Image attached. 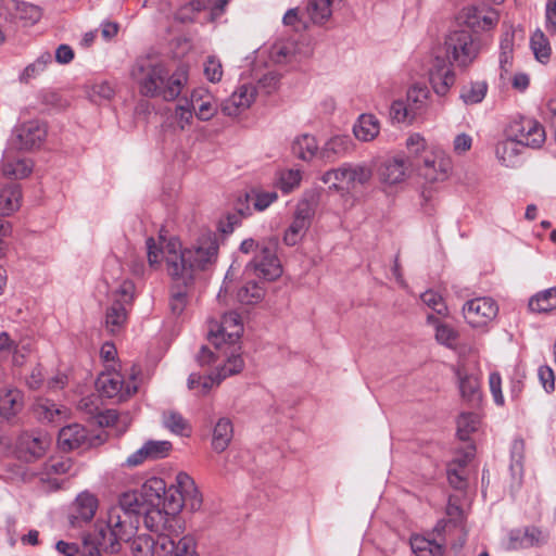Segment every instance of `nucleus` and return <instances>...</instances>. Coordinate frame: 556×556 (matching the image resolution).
<instances>
[{
  "mask_svg": "<svg viewBox=\"0 0 556 556\" xmlns=\"http://www.w3.org/2000/svg\"><path fill=\"white\" fill-rule=\"evenodd\" d=\"M240 346L229 345L223 351V354L227 357L225 364L217 369V383H220L227 377L239 374L243 367L244 362L237 351Z\"/></svg>",
  "mask_w": 556,
  "mask_h": 556,
  "instance_id": "31",
  "label": "nucleus"
},
{
  "mask_svg": "<svg viewBox=\"0 0 556 556\" xmlns=\"http://www.w3.org/2000/svg\"><path fill=\"white\" fill-rule=\"evenodd\" d=\"M319 203V193L315 190H308L295 205L293 219L283 235V242L293 247L298 244L312 225L317 206Z\"/></svg>",
  "mask_w": 556,
  "mask_h": 556,
  "instance_id": "4",
  "label": "nucleus"
},
{
  "mask_svg": "<svg viewBox=\"0 0 556 556\" xmlns=\"http://www.w3.org/2000/svg\"><path fill=\"white\" fill-rule=\"evenodd\" d=\"M332 0H307L304 14L317 25L325 24L332 15Z\"/></svg>",
  "mask_w": 556,
  "mask_h": 556,
  "instance_id": "40",
  "label": "nucleus"
},
{
  "mask_svg": "<svg viewBox=\"0 0 556 556\" xmlns=\"http://www.w3.org/2000/svg\"><path fill=\"white\" fill-rule=\"evenodd\" d=\"M123 542H129L135 535L138 522L131 516L123 515L118 509H110L105 525Z\"/></svg>",
  "mask_w": 556,
  "mask_h": 556,
  "instance_id": "19",
  "label": "nucleus"
},
{
  "mask_svg": "<svg viewBox=\"0 0 556 556\" xmlns=\"http://www.w3.org/2000/svg\"><path fill=\"white\" fill-rule=\"evenodd\" d=\"M88 431L78 424L63 427L59 431L58 443L64 451H72L87 444Z\"/></svg>",
  "mask_w": 556,
  "mask_h": 556,
  "instance_id": "20",
  "label": "nucleus"
},
{
  "mask_svg": "<svg viewBox=\"0 0 556 556\" xmlns=\"http://www.w3.org/2000/svg\"><path fill=\"white\" fill-rule=\"evenodd\" d=\"M489 384H490V390L493 395L494 402L497 405L503 406L505 401H504V396L502 393V378L497 371L490 374Z\"/></svg>",
  "mask_w": 556,
  "mask_h": 556,
  "instance_id": "64",
  "label": "nucleus"
},
{
  "mask_svg": "<svg viewBox=\"0 0 556 556\" xmlns=\"http://www.w3.org/2000/svg\"><path fill=\"white\" fill-rule=\"evenodd\" d=\"M482 10L476 7H469L463 11V20L466 26L472 30H477L481 26Z\"/></svg>",
  "mask_w": 556,
  "mask_h": 556,
  "instance_id": "63",
  "label": "nucleus"
},
{
  "mask_svg": "<svg viewBox=\"0 0 556 556\" xmlns=\"http://www.w3.org/2000/svg\"><path fill=\"white\" fill-rule=\"evenodd\" d=\"M51 444V439L48 434L36 432L25 433L21 438V445L24 451L29 454L34 459L42 457Z\"/></svg>",
  "mask_w": 556,
  "mask_h": 556,
  "instance_id": "30",
  "label": "nucleus"
},
{
  "mask_svg": "<svg viewBox=\"0 0 556 556\" xmlns=\"http://www.w3.org/2000/svg\"><path fill=\"white\" fill-rule=\"evenodd\" d=\"M255 93L253 86H240L220 104L222 113L231 117L238 116L241 112L250 108L254 101Z\"/></svg>",
  "mask_w": 556,
  "mask_h": 556,
  "instance_id": "15",
  "label": "nucleus"
},
{
  "mask_svg": "<svg viewBox=\"0 0 556 556\" xmlns=\"http://www.w3.org/2000/svg\"><path fill=\"white\" fill-rule=\"evenodd\" d=\"M351 140L346 136H334L330 138L319 151V159L324 162H334L345 155L350 149Z\"/></svg>",
  "mask_w": 556,
  "mask_h": 556,
  "instance_id": "34",
  "label": "nucleus"
},
{
  "mask_svg": "<svg viewBox=\"0 0 556 556\" xmlns=\"http://www.w3.org/2000/svg\"><path fill=\"white\" fill-rule=\"evenodd\" d=\"M3 174L13 179H24L28 177L33 170V165L29 161L17 159L8 161L2 167Z\"/></svg>",
  "mask_w": 556,
  "mask_h": 556,
  "instance_id": "50",
  "label": "nucleus"
},
{
  "mask_svg": "<svg viewBox=\"0 0 556 556\" xmlns=\"http://www.w3.org/2000/svg\"><path fill=\"white\" fill-rule=\"evenodd\" d=\"M515 34L513 30H506L501 38L500 42V77L505 80L508 78L514 60V42Z\"/></svg>",
  "mask_w": 556,
  "mask_h": 556,
  "instance_id": "26",
  "label": "nucleus"
},
{
  "mask_svg": "<svg viewBox=\"0 0 556 556\" xmlns=\"http://www.w3.org/2000/svg\"><path fill=\"white\" fill-rule=\"evenodd\" d=\"M405 162L400 157L384 160L379 168L378 175L383 184L395 185L401 182L405 177Z\"/></svg>",
  "mask_w": 556,
  "mask_h": 556,
  "instance_id": "28",
  "label": "nucleus"
},
{
  "mask_svg": "<svg viewBox=\"0 0 556 556\" xmlns=\"http://www.w3.org/2000/svg\"><path fill=\"white\" fill-rule=\"evenodd\" d=\"M159 556H199L197 541L193 535L163 533L159 535Z\"/></svg>",
  "mask_w": 556,
  "mask_h": 556,
  "instance_id": "11",
  "label": "nucleus"
},
{
  "mask_svg": "<svg viewBox=\"0 0 556 556\" xmlns=\"http://www.w3.org/2000/svg\"><path fill=\"white\" fill-rule=\"evenodd\" d=\"M114 88L108 81H101L93 84L89 91L88 97L94 103H100L101 101H109L114 97Z\"/></svg>",
  "mask_w": 556,
  "mask_h": 556,
  "instance_id": "58",
  "label": "nucleus"
},
{
  "mask_svg": "<svg viewBox=\"0 0 556 556\" xmlns=\"http://www.w3.org/2000/svg\"><path fill=\"white\" fill-rule=\"evenodd\" d=\"M98 508L97 497L89 492H81L75 501V518L88 522L92 520Z\"/></svg>",
  "mask_w": 556,
  "mask_h": 556,
  "instance_id": "39",
  "label": "nucleus"
},
{
  "mask_svg": "<svg viewBox=\"0 0 556 556\" xmlns=\"http://www.w3.org/2000/svg\"><path fill=\"white\" fill-rule=\"evenodd\" d=\"M523 147L511 137L500 141L495 147V154L502 165L517 167L520 164V153Z\"/></svg>",
  "mask_w": 556,
  "mask_h": 556,
  "instance_id": "25",
  "label": "nucleus"
},
{
  "mask_svg": "<svg viewBox=\"0 0 556 556\" xmlns=\"http://www.w3.org/2000/svg\"><path fill=\"white\" fill-rule=\"evenodd\" d=\"M18 148L34 150L39 148L47 138V125L38 119L25 122L14 130Z\"/></svg>",
  "mask_w": 556,
  "mask_h": 556,
  "instance_id": "13",
  "label": "nucleus"
},
{
  "mask_svg": "<svg viewBox=\"0 0 556 556\" xmlns=\"http://www.w3.org/2000/svg\"><path fill=\"white\" fill-rule=\"evenodd\" d=\"M146 507L147 503L141 500L139 491H132L123 493L118 501V507H114L113 509H118L121 514H127L131 516L136 522H139V517Z\"/></svg>",
  "mask_w": 556,
  "mask_h": 556,
  "instance_id": "32",
  "label": "nucleus"
},
{
  "mask_svg": "<svg viewBox=\"0 0 556 556\" xmlns=\"http://www.w3.org/2000/svg\"><path fill=\"white\" fill-rule=\"evenodd\" d=\"M507 136L522 147L531 149L541 148L546 139L544 127L538 121L528 117L513 121L508 126Z\"/></svg>",
  "mask_w": 556,
  "mask_h": 556,
  "instance_id": "6",
  "label": "nucleus"
},
{
  "mask_svg": "<svg viewBox=\"0 0 556 556\" xmlns=\"http://www.w3.org/2000/svg\"><path fill=\"white\" fill-rule=\"evenodd\" d=\"M217 383V374L210 376H201L199 374H190L188 378V388L198 390L201 394H206Z\"/></svg>",
  "mask_w": 556,
  "mask_h": 556,
  "instance_id": "54",
  "label": "nucleus"
},
{
  "mask_svg": "<svg viewBox=\"0 0 556 556\" xmlns=\"http://www.w3.org/2000/svg\"><path fill=\"white\" fill-rule=\"evenodd\" d=\"M98 390L103 397L114 399L117 402L127 400L137 392V384L134 381L124 382L118 372L102 374L97 381Z\"/></svg>",
  "mask_w": 556,
  "mask_h": 556,
  "instance_id": "10",
  "label": "nucleus"
},
{
  "mask_svg": "<svg viewBox=\"0 0 556 556\" xmlns=\"http://www.w3.org/2000/svg\"><path fill=\"white\" fill-rule=\"evenodd\" d=\"M530 46L535 59L541 63H546L551 56V46L541 29H536L530 39Z\"/></svg>",
  "mask_w": 556,
  "mask_h": 556,
  "instance_id": "48",
  "label": "nucleus"
},
{
  "mask_svg": "<svg viewBox=\"0 0 556 556\" xmlns=\"http://www.w3.org/2000/svg\"><path fill=\"white\" fill-rule=\"evenodd\" d=\"M161 507L165 510H168L172 516H176V514L184 507V497L181 495V489L177 485L166 488V494L162 497Z\"/></svg>",
  "mask_w": 556,
  "mask_h": 556,
  "instance_id": "51",
  "label": "nucleus"
},
{
  "mask_svg": "<svg viewBox=\"0 0 556 556\" xmlns=\"http://www.w3.org/2000/svg\"><path fill=\"white\" fill-rule=\"evenodd\" d=\"M291 151L295 157L309 162L316 156L319 157L320 149L314 136L303 134L293 140Z\"/></svg>",
  "mask_w": 556,
  "mask_h": 556,
  "instance_id": "29",
  "label": "nucleus"
},
{
  "mask_svg": "<svg viewBox=\"0 0 556 556\" xmlns=\"http://www.w3.org/2000/svg\"><path fill=\"white\" fill-rule=\"evenodd\" d=\"M149 460H156L164 458L168 455L172 450V443L169 441H154L149 440L143 444Z\"/></svg>",
  "mask_w": 556,
  "mask_h": 556,
  "instance_id": "57",
  "label": "nucleus"
},
{
  "mask_svg": "<svg viewBox=\"0 0 556 556\" xmlns=\"http://www.w3.org/2000/svg\"><path fill=\"white\" fill-rule=\"evenodd\" d=\"M462 312L471 328H484L497 316L498 306L492 298L480 296L466 301Z\"/></svg>",
  "mask_w": 556,
  "mask_h": 556,
  "instance_id": "7",
  "label": "nucleus"
},
{
  "mask_svg": "<svg viewBox=\"0 0 556 556\" xmlns=\"http://www.w3.org/2000/svg\"><path fill=\"white\" fill-rule=\"evenodd\" d=\"M140 517L143 518L146 528L156 536L163 533H173L177 523L176 516H172L161 506H147Z\"/></svg>",
  "mask_w": 556,
  "mask_h": 556,
  "instance_id": "14",
  "label": "nucleus"
},
{
  "mask_svg": "<svg viewBox=\"0 0 556 556\" xmlns=\"http://www.w3.org/2000/svg\"><path fill=\"white\" fill-rule=\"evenodd\" d=\"M451 169V161L443 154L431 153L422 159L419 166L420 175L429 181L444 180Z\"/></svg>",
  "mask_w": 556,
  "mask_h": 556,
  "instance_id": "17",
  "label": "nucleus"
},
{
  "mask_svg": "<svg viewBox=\"0 0 556 556\" xmlns=\"http://www.w3.org/2000/svg\"><path fill=\"white\" fill-rule=\"evenodd\" d=\"M130 78L142 97L174 101L188 81L184 67L170 73L166 64L153 54L138 56L129 71Z\"/></svg>",
  "mask_w": 556,
  "mask_h": 556,
  "instance_id": "2",
  "label": "nucleus"
},
{
  "mask_svg": "<svg viewBox=\"0 0 556 556\" xmlns=\"http://www.w3.org/2000/svg\"><path fill=\"white\" fill-rule=\"evenodd\" d=\"M380 130V124L376 116L362 114L353 127V132L358 140L370 141L376 138Z\"/></svg>",
  "mask_w": 556,
  "mask_h": 556,
  "instance_id": "37",
  "label": "nucleus"
},
{
  "mask_svg": "<svg viewBox=\"0 0 556 556\" xmlns=\"http://www.w3.org/2000/svg\"><path fill=\"white\" fill-rule=\"evenodd\" d=\"M204 9V3L201 0H192L189 3L180 7L175 17L181 23H190L195 18V14Z\"/></svg>",
  "mask_w": 556,
  "mask_h": 556,
  "instance_id": "60",
  "label": "nucleus"
},
{
  "mask_svg": "<svg viewBox=\"0 0 556 556\" xmlns=\"http://www.w3.org/2000/svg\"><path fill=\"white\" fill-rule=\"evenodd\" d=\"M139 494L147 506H161L162 497L166 494V483L163 479L153 477L143 483Z\"/></svg>",
  "mask_w": 556,
  "mask_h": 556,
  "instance_id": "33",
  "label": "nucleus"
},
{
  "mask_svg": "<svg viewBox=\"0 0 556 556\" xmlns=\"http://www.w3.org/2000/svg\"><path fill=\"white\" fill-rule=\"evenodd\" d=\"M302 180V172L300 169H282L277 174V187L288 194L300 187Z\"/></svg>",
  "mask_w": 556,
  "mask_h": 556,
  "instance_id": "47",
  "label": "nucleus"
},
{
  "mask_svg": "<svg viewBox=\"0 0 556 556\" xmlns=\"http://www.w3.org/2000/svg\"><path fill=\"white\" fill-rule=\"evenodd\" d=\"M52 62L50 52H42L33 63L28 64L20 75V81L28 84L31 79L43 73L47 66Z\"/></svg>",
  "mask_w": 556,
  "mask_h": 556,
  "instance_id": "44",
  "label": "nucleus"
},
{
  "mask_svg": "<svg viewBox=\"0 0 556 556\" xmlns=\"http://www.w3.org/2000/svg\"><path fill=\"white\" fill-rule=\"evenodd\" d=\"M128 543L132 556H159V535H138Z\"/></svg>",
  "mask_w": 556,
  "mask_h": 556,
  "instance_id": "41",
  "label": "nucleus"
},
{
  "mask_svg": "<svg viewBox=\"0 0 556 556\" xmlns=\"http://www.w3.org/2000/svg\"><path fill=\"white\" fill-rule=\"evenodd\" d=\"M434 337L439 344L455 350L457 348L459 332L453 326L444 323L438 326Z\"/></svg>",
  "mask_w": 556,
  "mask_h": 556,
  "instance_id": "52",
  "label": "nucleus"
},
{
  "mask_svg": "<svg viewBox=\"0 0 556 556\" xmlns=\"http://www.w3.org/2000/svg\"><path fill=\"white\" fill-rule=\"evenodd\" d=\"M35 417L41 422L60 424L66 417L65 407L49 399H38L33 405Z\"/></svg>",
  "mask_w": 556,
  "mask_h": 556,
  "instance_id": "21",
  "label": "nucleus"
},
{
  "mask_svg": "<svg viewBox=\"0 0 556 556\" xmlns=\"http://www.w3.org/2000/svg\"><path fill=\"white\" fill-rule=\"evenodd\" d=\"M163 425L170 432L178 435H189L191 427L181 414L175 410L164 412L162 415Z\"/></svg>",
  "mask_w": 556,
  "mask_h": 556,
  "instance_id": "45",
  "label": "nucleus"
},
{
  "mask_svg": "<svg viewBox=\"0 0 556 556\" xmlns=\"http://www.w3.org/2000/svg\"><path fill=\"white\" fill-rule=\"evenodd\" d=\"M421 301L431 309H433L438 315L447 316L448 308L444 303L443 298L433 290H427L421 294Z\"/></svg>",
  "mask_w": 556,
  "mask_h": 556,
  "instance_id": "59",
  "label": "nucleus"
},
{
  "mask_svg": "<svg viewBox=\"0 0 556 556\" xmlns=\"http://www.w3.org/2000/svg\"><path fill=\"white\" fill-rule=\"evenodd\" d=\"M242 332L243 324L240 315L236 312H228L223 315L216 330L210 329L208 340L217 351L222 352L224 345H236Z\"/></svg>",
  "mask_w": 556,
  "mask_h": 556,
  "instance_id": "8",
  "label": "nucleus"
},
{
  "mask_svg": "<svg viewBox=\"0 0 556 556\" xmlns=\"http://www.w3.org/2000/svg\"><path fill=\"white\" fill-rule=\"evenodd\" d=\"M5 10L12 17L23 21L26 25L37 23L41 17V10L39 7L24 1L8 0L5 3Z\"/></svg>",
  "mask_w": 556,
  "mask_h": 556,
  "instance_id": "24",
  "label": "nucleus"
},
{
  "mask_svg": "<svg viewBox=\"0 0 556 556\" xmlns=\"http://www.w3.org/2000/svg\"><path fill=\"white\" fill-rule=\"evenodd\" d=\"M430 84L438 96H445L455 83L452 65L443 59H437L430 70Z\"/></svg>",
  "mask_w": 556,
  "mask_h": 556,
  "instance_id": "16",
  "label": "nucleus"
},
{
  "mask_svg": "<svg viewBox=\"0 0 556 556\" xmlns=\"http://www.w3.org/2000/svg\"><path fill=\"white\" fill-rule=\"evenodd\" d=\"M445 48L459 66L469 65L479 53V45L468 29L452 30L445 39Z\"/></svg>",
  "mask_w": 556,
  "mask_h": 556,
  "instance_id": "5",
  "label": "nucleus"
},
{
  "mask_svg": "<svg viewBox=\"0 0 556 556\" xmlns=\"http://www.w3.org/2000/svg\"><path fill=\"white\" fill-rule=\"evenodd\" d=\"M23 408V393L16 388L0 390V417L10 420Z\"/></svg>",
  "mask_w": 556,
  "mask_h": 556,
  "instance_id": "23",
  "label": "nucleus"
},
{
  "mask_svg": "<svg viewBox=\"0 0 556 556\" xmlns=\"http://www.w3.org/2000/svg\"><path fill=\"white\" fill-rule=\"evenodd\" d=\"M233 437V427L228 418H220L213 430L212 447L215 452H224Z\"/></svg>",
  "mask_w": 556,
  "mask_h": 556,
  "instance_id": "35",
  "label": "nucleus"
},
{
  "mask_svg": "<svg viewBox=\"0 0 556 556\" xmlns=\"http://www.w3.org/2000/svg\"><path fill=\"white\" fill-rule=\"evenodd\" d=\"M341 185L354 188L357 185L364 186L372 177V168L366 163H344L340 166Z\"/></svg>",
  "mask_w": 556,
  "mask_h": 556,
  "instance_id": "18",
  "label": "nucleus"
},
{
  "mask_svg": "<svg viewBox=\"0 0 556 556\" xmlns=\"http://www.w3.org/2000/svg\"><path fill=\"white\" fill-rule=\"evenodd\" d=\"M428 93V89L420 86H413L408 89L405 102L409 105V110L415 118L420 115L426 108Z\"/></svg>",
  "mask_w": 556,
  "mask_h": 556,
  "instance_id": "46",
  "label": "nucleus"
},
{
  "mask_svg": "<svg viewBox=\"0 0 556 556\" xmlns=\"http://www.w3.org/2000/svg\"><path fill=\"white\" fill-rule=\"evenodd\" d=\"M204 75L211 83H218L223 77L222 62L214 55H210L204 62Z\"/></svg>",
  "mask_w": 556,
  "mask_h": 556,
  "instance_id": "61",
  "label": "nucleus"
},
{
  "mask_svg": "<svg viewBox=\"0 0 556 556\" xmlns=\"http://www.w3.org/2000/svg\"><path fill=\"white\" fill-rule=\"evenodd\" d=\"M135 298V285L130 280H124L109 298V305L104 315V328L111 334L119 333L128 319L129 309Z\"/></svg>",
  "mask_w": 556,
  "mask_h": 556,
  "instance_id": "3",
  "label": "nucleus"
},
{
  "mask_svg": "<svg viewBox=\"0 0 556 556\" xmlns=\"http://www.w3.org/2000/svg\"><path fill=\"white\" fill-rule=\"evenodd\" d=\"M179 243L169 241L165 255L167 273L172 277L169 309L174 316H180L186 309L195 273L213 264L218 254V238L214 232H204L198 244L191 249L177 251Z\"/></svg>",
  "mask_w": 556,
  "mask_h": 556,
  "instance_id": "1",
  "label": "nucleus"
},
{
  "mask_svg": "<svg viewBox=\"0 0 556 556\" xmlns=\"http://www.w3.org/2000/svg\"><path fill=\"white\" fill-rule=\"evenodd\" d=\"M247 269H252L257 277L267 281L279 278L282 267L276 254V247L274 244L262 245L253 260L248 263Z\"/></svg>",
  "mask_w": 556,
  "mask_h": 556,
  "instance_id": "9",
  "label": "nucleus"
},
{
  "mask_svg": "<svg viewBox=\"0 0 556 556\" xmlns=\"http://www.w3.org/2000/svg\"><path fill=\"white\" fill-rule=\"evenodd\" d=\"M22 190L20 186H8L0 192V216H10L21 207Z\"/></svg>",
  "mask_w": 556,
  "mask_h": 556,
  "instance_id": "38",
  "label": "nucleus"
},
{
  "mask_svg": "<svg viewBox=\"0 0 556 556\" xmlns=\"http://www.w3.org/2000/svg\"><path fill=\"white\" fill-rule=\"evenodd\" d=\"M189 103L201 121H210L217 112V106L212 97L203 89L193 90Z\"/></svg>",
  "mask_w": 556,
  "mask_h": 556,
  "instance_id": "27",
  "label": "nucleus"
},
{
  "mask_svg": "<svg viewBox=\"0 0 556 556\" xmlns=\"http://www.w3.org/2000/svg\"><path fill=\"white\" fill-rule=\"evenodd\" d=\"M175 119L180 129L188 127L193 119V110L190 103L187 101L186 105H177L175 109Z\"/></svg>",
  "mask_w": 556,
  "mask_h": 556,
  "instance_id": "62",
  "label": "nucleus"
},
{
  "mask_svg": "<svg viewBox=\"0 0 556 556\" xmlns=\"http://www.w3.org/2000/svg\"><path fill=\"white\" fill-rule=\"evenodd\" d=\"M488 83L484 80L470 81L460 89L459 98L466 105L481 103L488 93Z\"/></svg>",
  "mask_w": 556,
  "mask_h": 556,
  "instance_id": "43",
  "label": "nucleus"
},
{
  "mask_svg": "<svg viewBox=\"0 0 556 556\" xmlns=\"http://www.w3.org/2000/svg\"><path fill=\"white\" fill-rule=\"evenodd\" d=\"M458 387L463 399L473 402L480 399V381L473 374H467L460 369L456 370Z\"/></svg>",
  "mask_w": 556,
  "mask_h": 556,
  "instance_id": "42",
  "label": "nucleus"
},
{
  "mask_svg": "<svg viewBox=\"0 0 556 556\" xmlns=\"http://www.w3.org/2000/svg\"><path fill=\"white\" fill-rule=\"evenodd\" d=\"M390 117L396 123H413L416 118L409 110L405 100H395L390 108Z\"/></svg>",
  "mask_w": 556,
  "mask_h": 556,
  "instance_id": "56",
  "label": "nucleus"
},
{
  "mask_svg": "<svg viewBox=\"0 0 556 556\" xmlns=\"http://www.w3.org/2000/svg\"><path fill=\"white\" fill-rule=\"evenodd\" d=\"M176 483L181 489L184 507L198 511L202 506L203 500L193 479L186 472H179L176 477Z\"/></svg>",
  "mask_w": 556,
  "mask_h": 556,
  "instance_id": "22",
  "label": "nucleus"
},
{
  "mask_svg": "<svg viewBox=\"0 0 556 556\" xmlns=\"http://www.w3.org/2000/svg\"><path fill=\"white\" fill-rule=\"evenodd\" d=\"M264 289L256 282H248L241 287L237 292V299L243 304L257 303L264 298Z\"/></svg>",
  "mask_w": 556,
  "mask_h": 556,
  "instance_id": "53",
  "label": "nucleus"
},
{
  "mask_svg": "<svg viewBox=\"0 0 556 556\" xmlns=\"http://www.w3.org/2000/svg\"><path fill=\"white\" fill-rule=\"evenodd\" d=\"M529 309L538 314H547L556 309V287L548 288L532 295Z\"/></svg>",
  "mask_w": 556,
  "mask_h": 556,
  "instance_id": "36",
  "label": "nucleus"
},
{
  "mask_svg": "<svg viewBox=\"0 0 556 556\" xmlns=\"http://www.w3.org/2000/svg\"><path fill=\"white\" fill-rule=\"evenodd\" d=\"M73 466L74 464L71 458H50L43 464L42 470L39 473L40 488L48 492L59 490L63 480L59 479L58 476L71 472Z\"/></svg>",
  "mask_w": 556,
  "mask_h": 556,
  "instance_id": "12",
  "label": "nucleus"
},
{
  "mask_svg": "<svg viewBox=\"0 0 556 556\" xmlns=\"http://www.w3.org/2000/svg\"><path fill=\"white\" fill-rule=\"evenodd\" d=\"M478 417L471 413L460 414L457 419V435L462 441H466L469 434L478 428Z\"/></svg>",
  "mask_w": 556,
  "mask_h": 556,
  "instance_id": "55",
  "label": "nucleus"
},
{
  "mask_svg": "<svg viewBox=\"0 0 556 556\" xmlns=\"http://www.w3.org/2000/svg\"><path fill=\"white\" fill-rule=\"evenodd\" d=\"M93 538L105 553L115 554L121 549V543L123 541L106 526L100 528Z\"/></svg>",
  "mask_w": 556,
  "mask_h": 556,
  "instance_id": "49",
  "label": "nucleus"
}]
</instances>
